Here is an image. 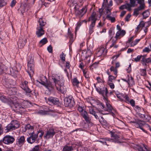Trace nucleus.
I'll use <instances>...</instances> for the list:
<instances>
[{"mask_svg":"<svg viewBox=\"0 0 151 151\" xmlns=\"http://www.w3.org/2000/svg\"><path fill=\"white\" fill-rule=\"evenodd\" d=\"M52 79L55 83V86L58 90L62 93H65L67 91L66 86L64 85V80L61 77L59 76L53 78Z\"/></svg>","mask_w":151,"mask_h":151,"instance_id":"f257e3e1","label":"nucleus"},{"mask_svg":"<svg viewBox=\"0 0 151 151\" xmlns=\"http://www.w3.org/2000/svg\"><path fill=\"white\" fill-rule=\"evenodd\" d=\"M40 83L45 86L50 91H51L53 89L55 85V83H51L50 81H47L46 77L44 76L42 77L40 80V81H37ZM53 82H54L53 81Z\"/></svg>","mask_w":151,"mask_h":151,"instance_id":"f03ea898","label":"nucleus"},{"mask_svg":"<svg viewBox=\"0 0 151 151\" xmlns=\"http://www.w3.org/2000/svg\"><path fill=\"white\" fill-rule=\"evenodd\" d=\"M20 126L19 122L17 120L12 121L6 127L5 130L8 132L14 130L18 128Z\"/></svg>","mask_w":151,"mask_h":151,"instance_id":"7ed1b4c3","label":"nucleus"},{"mask_svg":"<svg viewBox=\"0 0 151 151\" xmlns=\"http://www.w3.org/2000/svg\"><path fill=\"white\" fill-rule=\"evenodd\" d=\"M27 66V72L30 76L31 77L32 75L34 73V60L31 57L28 59Z\"/></svg>","mask_w":151,"mask_h":151,"instance_id":"20e7f679","label":"nucleus"},{"mask_svg":"<svg viewBox=\"0 0 151 151\" xmlns=\"http://www.w3.org/2000/svg\"><path fill=\"white\" fill-rule=\"evenodd\" d=\"M137 0H130L129 3H127L125 4L122 5L119 7V9L122 10L124 9H127L128 11L131 10V8L135 6V1Z\"/></svg>","mask_w":151,"mask_h":151,"instance_id":"39448f33","label":"nucleus"},{"mask_svg":"<svg viewBox=\"0 0 151 151\" xmlns=\"http://www.w3.org/2000/svg\"><path fill=\"white\" fill-rule=\"evenodd\" d=\"M64 104L65 106L72 107L74 105L73 99L71 96L65 98L64 100Z\"/></svg>","mask_w":151,"mask_h":151,"instance_id":"423d86ee","label":"nucleus"},{"mask_svg":"<svg viewBox=\"0 0 151 151\" xmlns=\"http://www.w3.org/2000/svg\"><path fill=\"white\" fill-rule=\"evenodd\" d=\"M29 134L30 136L27 139V141L29 143L32 144L35 141H36L37 143L38 142V141L36 140L38 137V134H35L34 131H33L31 133H29Z\"/></svg>","mask_w":151,"mask_h":151,"instance_id":"0eeeda50","label":"nucleus"},{"mask_svg":"<svg viewBox=\"0 0 151 151\" xmlns=\"http://www.w3.org/2000/svg\"><path fill=\"white\" fill-rule=\"evenodd\" d=\"M96 90L100 94H101L103 97V99L105 101H107V94L108 93L107 89L106 87L102 88H96Z\"/></svg>","mask_w":151,"mask_h":151,"instance_id":"6e6552de","label":"nucleus"},{"mask_svg":"<svg viewBox=\"0 0 151 151\" xmlns=\"http://www.w3.org/2000/svg\"><path fill=\"white\" fill-rule=\"evenodd\" d=\"M110 133L112 137L111 139L109 138H106L107 141H111L114 142L115 143H118L120 142V137L119 135H117L114 132L111 131Z\"/></svg>","mask_w":151,"mask_h":151,"instance_id":"1a4fd4ad","label":"nucleus"},{"mask_svg":"<svg viewBox=\"0 0 151 151\" xmlns=\"http://www.w3.org/2000/svg\"><path fill=\"white\" fill-rule=\"evenodd\" d=\"M89 109L90 114L94 116L95 118L96 119H99V122L101 123H106V121L102 116H101L100 118H99L98 116L96 114L95 111L91 107L89 108Z\"/></svg>","mask_w":151,"mask_h":151,"instance_id":"9d476101","label":"nucleus"},{"mask_svg":"<svg viewBox=\"0 0 151 151\" xmlns=\"http://www.w3.org/2000/svg\"><path fill=\"white\" fill-rule=\"evenodd\" d=\"M14 140L15 139L13 137L6 135L3 138V142L4 144L9 145L12 143Z\"/></svg>","mask_w":151,"mask_h":151,"instance_id":"9b49d317","label":"nucleus"},{"mask_svg":"<svg viewBox=\"0 0 151 151\" xmlns=\"http://www.w3.org/2000/svg\"><path fill=\"white\" fill-rule=\"evenodd\" d=\"M55 134L54 129L53 128H50L47 130L46 133L44 136V137L47 139L52 138Z\"/></svg>","mask_w":151,"mask_h":151,"instance_id":"f8f14e48","label":"nucleus"},{"mask_svg":"<svg viewBox=\"0 0 151 151\" xmlns=\"http://www.w3.org/2000/svg\"><path fill=\"white\" fill-rule=\"evenodd\" d=\"M106 102V105L107 108L104 107V105L102 103H100L99 104V106L101 108L103 109L104 110L108 112H110L112 109V107L111 104L109 103L107 99V101H105Z\"/></svg>","mask_w":151,"mask_h":151,"instance_id":"ddd939ff","label":"nucleus"},{"mask_svg":"<svg viewBox=\"0 0 151 151\" xmlns=\"http://www.w3.org/2000/svg\"><path fill=\"white\" fill-rule=\"evenodd\" d=\"M28 81H25L24 82H22L20 85L21 88L26 92L27 94V93H30L31 92V90L28 87Z\"/></svg>","mask_w":151,"mask_h":151,"instance_id":"4468645a","label":"nucleus"},{"mask_svg":"<svg viewBox=\"0 0 151 151\" xmlns=\"http://www.w3.org/2000/svg\"><path fill=\"white\" fill-rule=\"evenodd\" d=\"M48 100L49 102L57 106H59L61 105L59 99L57 98L50 97L48 98Z\"/></svg>","mask_w":151,"mask_h":151,"instance_id":"2eb2a0df","label":"nucleus"},{"mask_svg":"<svg viewBox=\"0 0 151 151\" xmlns=\"http://www.w3.org/2000/svg\"><path fill=\"white\" fill-rule=\"evenodd\" d=\"M26 42V39L24 37H20L18 42L19 47L22 48L24 47Z\"/></svg>","mask_w":151,"mask_h":151,"instance_id":"dca6fc26","label":"nucleus"},{"mask_svg":"<svg viewBox=\"0 0 151 151\" xmlns=\"http://www.w3.org/2000/svg\"><path fill=\"white\" fill-rule=\"evenodd\" d=\"M53 112L54 111L53 110L48 109L46 110L45 109L39 110L38 111L36 112V113L41 115H45L48 114V112Z\"/></svg>","mask_w":151,"mask_h":151,"instance_id":"f3484780","label":"nucleus"},{"mask_svg":"<svg viewBox=\"0 0 151 151\" xmlns=\"http://www.w3.org/2000/svg\"><path fill=\"white\" fill-rule=\"evenodd\" d=\"M81 115L87 122L89 123L90 122L91 118L86 111H84L83 112H82Z\"/></svg>","mask_w":151,"mask_h":151,"instance_id":"a211bd4d","label":"nucleus"},{"mask_svg":"<svg viewBox=\"0 0 151 151\" xmlns=\"http://www.w3.org/2000/svg\"><path fill=\"white\" fill-rule=\"evenodd\" d=\"M36 35L38 37H40L44 34V31L43 28L38 27H37V31L36 32Z\"/></svg>","mask_w":151,"mask_h":151,"instance_id":"6ab92c4d","label":"nucleus"},{"mask_svg":"<svg viewBox=\"0 0 151 151\" xmlns=\"http://www.w3.org/2000/svg\"><path fill=\"white\" fill-rule=\"evenodd\" d=\"M126 34L125 31L123 30H119L116 33L115 37L116 40L121 38V37H123Z\"/></svg>","mask_w":151,"mask_h":151,"instance_id":"aec40b11","label":"nucleus"},{"mask_svg":"<svg viewBox=\"0 0 151 151\" xmlns=\"http://www.w3.org/2000/svg\"><path fill=\"white\" fill-rule=\"evenodd\" d=\"M107 52V50H105L104 47H101L99 49L97 53V54L99 57L104 56L106 55Z\"/></svg>","mask_w":151,"mask_h":151,"instance_id":"412c9836","label":"nucleus"},{"mask_svg":"<svg viewBox=\"0 0 151 151\" xmlns=\"http://www.w3.org/2000/svg\"><path fill=\"white\" fill-rule=\"evenodd\" d=\"M18 73V72L17 71L14 70L12 68H8L7 72V74L11 75L12 76L15 77L16 76Z\"/></svg>","mask_w":151,"mask_h":151,"instance_id":"4be33fe9","label":"nucleus"},{"mask_svg":"<svg viewBox=\"0 0 151 151\" xmlns=\"http://www.w3.org/2000/svg\"><path fill=\"white\" fill-rule=\"evenodd\" d=\"M13 106L15 109V110L19 111H23V107L22 104H20L16 102L13 104Z\"/></svg>","mask_w":151,"mask_h":151,"instance_id":"5701e85b","label":"nucleus"},{"mask_svg":"<svg viewBox=\"0 0 151 151\" xmlns=\"http://www.w3.org/2000/svg\"><path fill=\"white\" fill-rule=\"evenodd\" d=\"M8 68L4 65L2 64H0V75L4 73L7 74Z\"/></svg>","mask_w":151,"mask_h":151,"instance_id":"b1692460","label":"nucleus"},{"mask_svg":"<svg viewBox=\"0 0 151 151\" xmlns=\"http://www.w3.org/2000/svg\"><path fill=\"white\" fill-rule=\"evenodd\" d=\"M17 142L20 146L23 145L25 142V137L24 136H21L17 139Z\"/></svg>","mask_w":151,"mask_h":151,"instance_id":"393cba45","label":"nucleus"},{"mask_svg":"<svg viewBox=\"0 0 151 151\" xmlns=\"http://www.w3.org/2000/svg\"><path fill=\"white\" fill-rule=\"evenodd\" d=\"M137 3H138L139 4V7H140L145 9V5L144 3V0H137L135 1V4L136 5L135 6H137Z\"/></svg>","mask_w":151,"mask_h":151,"instance_id":"a878e982","label":"nucleus"},{"mask_svg":"<svg viewBox=\"0 0 151 151\" xmlns=\"http://www.w3.org/2000/svg\"><path fill=\"white\" fill-rule=\"evenodd\" d=\"M22 107H23L24 111L25 109L29 106L31 104V103L28 101H24L22 103Z\"/></svg>","mask_w":151,"mask_h":151,"instance_id":"bb28decb","label":"nucleus"},{"mask_svg":"<svg viewBox=\"0 0 151 151\" xmlns=\"http://www.w3.org/2000/svg\"><path fill=\"white\" fill-rule=\"evenodd\" d=\"M0 100L4 103H7L8 104L11 103V100L8 99L4 96H1L0 98Z\"/></svg>","mask_w":151,"mask_h":151,"instance_id":"cd10ccee","label":"nucleus"},{"mask_svg":"<svg viewBox=\"0 0 151 151\" xmlns=\"http://www.w3.org/2000/svg\"><path fill=\"white\" fill-rule=\"evenodd\" d=\"M115 94L120 101H124V94H123L122 93H120L118 92H115Z\"/></svg>","mask_w":151,"mask_h":151,"instance_id":"c85d7f7f","label":"nucleus"},{"mask_svg":"<svg viewBox=\"0 0 151 151\" xmlns=\"http://www.w3.org/2000/svg\"><path fill=\"white\" fill-rule=\"evenodd\" d=\"M144 9L141 7H138L137 8L135 9H134V15L136 16H137L139 14V12L140 11L143 10Z\"/></svg>","mask_w":151,"mask_h":151,"instance_id":"c756f323","label":"nucleus"},{"mask_svg":"<svg viewBox=\"0 0 151 151\" xmlns=\"http://www.w3.org/2000/svg\"><path fill=\"white\" fill-rule=\"evenodd\" d=\"M128 79L127 80V83L129 85L132 86L134 84V82L133 80V77L131 76L130 77H129V75H128Z\"/></svg>","mask_w":151,"mask_h":151,"instance_id":"7c9ffc66","label":"nucleus"},{"mask_svg":"<svg viewBox=\"0 0 151 151\" xmlns=\"http://www.w3.org/2000/svg\"><path fill=\"white\" fill-rule=\"evenodd\" d=\"M96 20L97 19L96 18L95 15L93 14L91 15L90 17H89L88 21H91L92 22L91 23H93L94 24H95V23Z\"/></svg>","mask_w":151,"mask_h":151,"instance_id":"2f4dec72","label":"nucleus"},{"mask_svg":"<svg viewBox=\"0 0 151 151\" xmlns=\"http://www.w3.org/2000/svg\"><path fill=\"white\" fill-rule=\"evenodd\" d=\"M47 42V40L46 38H44L42 39L39 42V45L42 47L44 45L46 44Z\"/></svg>","mask_w":151,"mask_h":151,"instance_id":"473e14b6","label":"nucleus"},{"mask_svg":"<svg viewBox=\"0 0 151 151\" xmlns=\"http://www.w3.org/2000/svg\"><path fill=\"white\" fill-rule=\"evenodd\" d=\"M68 4L71 7L77 4L76 0H70L68 1Z\"/></svg>","mask_w":151,"mask_h":151,"instance_id":"72a5a7b5","label":"nucleus"},{"mask_svg":"<svg viewBox=\"0 0 151 151\" xmlns=\"http://www.w3.org/2000/svg\"><path fill=\"white\" fill-rule=\"evenodd\" d=\"M73 150L72 146H65L63 148V151H71Z\"/></svg>","mask_w":151,"mask_h":151,"instance_id":"f704fd0d","label":"nucleus"},{"mask_svg":"<svg viewBox=\"0 0 151 151\" xmlns=\"http://www.w3.org/2000/svg\"><path fill=\"white\" fill-rule=\"evenodd\" d=\"M72 83L73 85H75L78 87L79 82L76 78H75L73 79Z\"/></svg>","mask_w":151,"mask_h":151,"instance_id":"c9c22d12","label":"nucleus"},{"mask_svg":"<svg viewBox=\"0 0 151 151\" xmlns=\"http://www.w3.org/2000/svg\"><path fill=\"white\" fill-rule=\"evenodd\" d=\"M39 27H43L45 25L46 22H44L41 18H40L39 20Z\"/></svg>","mask_w":151,"mask_h":151,"instance_id":"e433bc0d","label":"nucleus"},{"mask_svg":"<svg viewBox=\"0 0 151 151\" xmlns=\"http://www.w3.org/2000/svg\"><path fill=\"white\" fill-rule=\"evenodd\" d=\"M138 115L140 118H141L145 120H147L148 118L147 115H145L144 114H143L140 113H139Z\"/></svg>","mask_w":151,"mask_h":151,"instance_id":"4c0bfd02","label":"nucleus"},{"mask_svg":"<svg viewBox=\"0 0 151 151\" xmlns=\"http://www.w3.org/2000/svg\"><path fill=\"white\" fill-rule=\"evenodd\" d=\"M110 70L111 71H113L114 72V75H117L118 72L117 69L113 66H111L110 68Z\"/></svg>","mask_w":151,"mask_h":151,"instance_id":"58836bf2","label":"nucleus"},{"mask_svg":"<svg viewBox=\"0 0 151 151\" xmlns=\"http://www.w3.org/2000/svg\"><path fill=\"white\" fill-rule=\"evenodd\" d=\"M69 30L70 29L69 28L68 29V35L69 38H70V42L72 43L73 41L72 40V39L73 38V35L72 34H71V32L69 31Z\"/></svg>","mask_w":151,"mask_h":151,"instance_id":"ea45409f","label":"nucleus"},{"mask_svg":"<svg viewBox=\"0 0 151 151\" xmlns=\"http://www.w3.org/2000/svg\"><path fill=\"white\" fill-rule=\"evenodd\" d=\"M95 25V24L93 23H91L90 25L89 31V33L91 34L93 32V28Z\"/></svg>","mask_w":151,"mask_h":151,"instance_id":"a19ab883","label":"nucleus"},{"mask_svg":"<svg viewBox=\"0 0 151 151\" xmlns=\"http://www.w3.org/2000/svg\"><path fill=\"white\" fill-rule=\"evenodd\" d=\"M106 18L109 20H110L111 22H114L115 21V19L114 17H112L109 15H107Z\"/></svg>","mask_w":151,"mask_h":151,"instance_id":"79ce46f5","label":"nucleus"},{"mask_svg":"<svg viewBox=\"0 0 151 151\" xmlns=\"http://www.w3.org/2000/svg\"><path fill=\"white\" fill-rule=\"evenodd\" d=\"M44 132L42 130H39L38 133L37 134H38V135L39 134V138L38 139H41L42 137L44 134Z\"/></svg>","mask_w":151,"mask_h":151,"instance_id":"37998d69","label":"nucleus"},{"mask_svg":"<svg viewBox=\"0 0 151 151\" xmlns=\"http://www.w3.org/2000/svg\"><path fill=\"white\" fill-rule=\"evenodd\" d=\"M26 130H30L32 131H33V127L32 126H31L29 124L25 126Z\"/></svg>","mask_w":151,"mask_h":151,"instance_id":"c03bdc74","label":"nucleus"},{"mask_svg":"<svg viewBox=\"0 0 151 151\" xmlns=\"http://www.w3.org/2000/svg\"><path fill=\"white\" fill-rule=\"evenodd\" d=\"M149 12L147 11L144 12L142 13V15L144 19H146L149 16Z\"/></svg>","mask_w":151,"mask_h":151,"instance_id":"a18cd8bd","label":"nucleus"},{"mask_svg":"<svg viewBox=\"0 0 151 151\" xmlns=\"http://www.w3.org/2000/svg\"><path fill=\"white\" fill-rule=\"evenodd\" d=\"M65 55L64 54L63 52H62V53L60 54V57L62 61H65Z\"/></svg>","mask_w":151,"mask_h":151,"instance_id":"49530a36","label":"nucleus"},{"mask_svg":"<svg viewBox=\"0 0 151 151\" xmlns=\"http://www.w3.org/2000/svg\"><path fill=\"white\" fill-rule=\"evenodd\" d=\"M18 10L19 12L23 14L25 12V7L24 6H21Z\"/></svg>","mask_w":151,"mask_h":151,"instance_id":"de8ad7c7","label":"nucleus"},{"mask_svg":"<svg viewBox=\"0 0 151 151\" xmlns=\"http://www.w3.org/2000/svg\"><path fill=\"white\" fill-rule=\"evenodd\" d=\"M6 4V0H0V7L1 8L5 6Z\"/></svg>","mask_w":151,"mask_h":151,"instance_id":"09e8293b","label":"nucleus"},{"mask_svg":"<svg viewBox=\"0 0 151 151\" xmlns=\"http://www.w3.org/2000/svg\"><path fill=\"white\" fill-rule=\"evenodd\" d=\"M116 77H114L112 75L109 76V77L108 82H111L113 81V80L116 79Z\"/></svg>","mask_w":151,"mask_h":151,"instance_id":"8fccbe9b","label":"nucleus"},{"mask_svg":"<svg viewBox=\"0 0 151 151\" xmlns=\"http://www.w3.org/2000/svg\"><path fill=\"white\" fill-rule=\"evenodd\" d=\"M87 11V8H86V6L83 7L82 9L80 11V12L81 14H85L86 12Z\"/></svg>","mask_w":151,"mask_h":151,"instance_id":"3c124183","label":"nucleus"},{"mask_svg":"<svg viewBox=\"0 0 151 151\" xmlns=\"http://www.w3.org/2000/svg\"><path fill=\"white\" fill-rule=\"evenodd\" d=\"M98 63L99 62L97 63L95 62L92 65H90L89 67L91 69H92V70L93 69V68H96L97 67V65Z\"/></svg>","mask_w":151,"mask_h":151,"instance_id":"603ef678","label":"nucleus"},{"mask_svg":"<svg viewBox=\"0 0 151 151\" xmlns=\"http://www.w3.org/2000/svg\"><path fill=\"white\" fill-rule=\"evenodd\" d=\"M137 149L139 151H145V150L143 149L142 144V145H137Z\"/></svg>","mask_w":151,"mask_h":151,"instance_id":"864d4df0","label":"nucleus"},{"mask_svg":"<svg viewBox=\"0 0 151 151\" xmlns=\"http://www.w3.org/2000/svg\"><path fill=\"white\" fill-rule=\"evenodd\" d=\"M142 76H145L146 75V70L145 69H142L140 70Z\"/></svg>","mask_w":151,"mask_h":151,"instance_id":"5fc2aeb1","label":"nucleus"},{"mask_svg":"<svg viewBox=\"0 0 151 151\" xmlns=\"http://www.w3.org/2000/svg\"><path fill=\"white\" fill-rule=\"evenodd\" d=\"M150 51V49L148 47H145L142 50L143 52L149 53Z\"/></svg>","mask_w":151,"mask_h":151,"instance_id":"6e6d98bb","label":"nucleus"},{"mask_svg":"<svg viewBox=\"0 0 151 151\" xmlns=\"http://www.w3.org/2000/svg\"><path fill=\"white\" fill-rule=\"evenodd\" d=\"M124 99H125V101L126 103H128L129 102V98L128 96L126 94H124Z\"/></svg>","mask_w":151,"mask_h":151,"instance_id":"4d7b16f0","label":"nucleus"},{"mask_svg":"<svg viewBox=\"0 0 151 151\" xmlns=\"http://www.w3.org/2000/svg\"><path fill=\"white\" fill-rule=\"evenodd\" d=\"M141 58V55H138L137 57L134 58V61L135 62H138L140 61Z\"/></svg>","mask_w":151,"mask_h":151,"instance_id":"13d9d810","label":"nucleus"},{"mask_svg":"<svg viewBox=\"0 0 151 151\" xmlns=\"http://www.w3.org/2000/svg\"><path fill=\"white\" fill-rule=\"evenodd\" d=\"M39 146L37 145L35 146L31 151H39Z\"/></svg>","mask_w":151,"mask_h":151,"instance_id":"bf43d9fd","label":"nucleus"},{"mask_svg":"<svg viewBox=\"0 0 151 151\" xmlns=\"http://www.w3.org/2000/svg\"><path fill=\"white\" fill-rule=\"evenodd\" d=\"M151 63V58H148L146 59L145 65H146L147 63Z\"/></svg>","mask_w":151,"mask_h":151,"instance_id":"052dcab7","label":"nucleus"},{"mask_svg":"<svg viewBox=\"0 0 151 151\" xmlns=\"http://www.w3.org/2000/svg\"><path fill=\"white\" fill-rule=\"evenodd\" d=\"M112 40V44L110 46V47L111 48L114 46L116 44L117 42L116 40Z\"/></svg>","mask_w":151,"mask_h":151,"instance_id":"680f3d73","label":"nucleus"},{"mask_svg":"<svg viewBox=\"0 0 151 151\" xmlns=\"http://www.w3.org/2000/svg\"><path fill=\"white\" fill-rule=\"evenodd\" d=\"M78 110L81 113V114L82 113V112H83V111H84V110L83 107L80 106H79L78 107Z\"/></svg>","mask_w":151,"mask_h":151,"instance_id":"e2e57ef3","label":"nucleus"},{"mask_svg":"<svg viewBox=\"0 0 151 151\" xmlns=\"http://www.w3.org/2000/svg\"><path fill=\"white\" fill-rule=\"evenodd\" d=\"M47 50L50 53L52 52V48L51 45H49L47 48Z\"/></svg>","mask_w":151,"mask_h":151,"instance_id":"0e129e2a","label":"nucleus"},{"mask_svg":"<svg viewBox=\"0 0 151 151\" xmlns=\"http://www.w3.org/2000/svg\"><path fill=\"white\" fill-rule=\"evenodd\" d=\"M16 1L15 0H13L11 2L10 6L12 7H13L16 4Z\"/></svg>","mask_w":151,"mask_h":151,"instance_id":"69168bd1","label":"nucleus"},{"mask_svg":"<svg viewBox=\"0 0 151 151\" xmlns=\"http://www.w3.org/2000/svg\"><path fill=\"white\" fill-rule=\"evenodd\" d=\"M129 102L130 104L132 105V106H135V101L133 99H132L130 100V101H129Z\"/></svg>","mask_w":151,"mask_h":151,"instance_id":"338daca9","label":"nucleus"},{"mask_svg":"<svg viewBox=\"0 0 151 151\" xmlns=\"http://www.w3.org/2000/svg\"><path fill=\"white\" fill-rule=\"evenodd\" d=\"M108 84L110 88L113 89L114 88V85L113 83L111 82H108Z\"/></svg>","mask_w":151,"mask_h":151,"instance_id":"774afa93","label":"nucleus"}]
</instances>
